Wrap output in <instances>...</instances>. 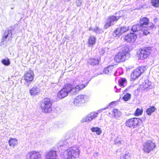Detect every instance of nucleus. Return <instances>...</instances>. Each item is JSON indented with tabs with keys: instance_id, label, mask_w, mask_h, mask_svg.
Instances as JSON below:
<instances>
[{
	"instance_id": "f257e3e1",
	"label": "nucleus",
	"mask_w": 159,
	"mask_h": 159,
	"mask_svg": "<svg viewBox=\"0 0 159 159\" xmlns=\"http://www.w3.org/2000/svg\"><path fill=\"white\" fill-rule=\"evenodd\" d=\"M129 47L126 45L121 48V51L114 57V60L117 63L122 62L128 60L130 57Z\"/></svg>"
},
{
	"instance_id": "f03ea898",
	"label": "nucleus",
	"mask_w": 159,
	"mask_h": 159,
	"mask_svg": "<svg viewBox=\"0 0 159 159\" xmlns=\"http://www.w3.org/2000/svg\"><path fill=\"white\" fill-rule=\"evenodd\" d=\"M80 155V150L76 147H72L66 149L63 152L62 157L64 159H75Z\"/></svg>"
},
{
	"instance_id": "7ed1b4c3",
	"label": "nucleus",
	"mask_w": 159,
	"mask_h": 159,
	"mask_svg": "<svg viewBox=\"0 0 159 159\" xmlns=\"http://www.w3.org/2000/svg\"><path fill=\"white\" fill-rule=\"evenodd\" d=\"M157 147L156 144L152 141L148 140L144 142L143 144V150L144 152L149 153L153 151Z\"/></svg>"
},
{
	"instance_id": "20e7f679",
	"label": "nucleus",
	"mask_w": 159,
	"mask_h": 159,
	"mask_svg": "<svg viewBox=\"0 0 159 159\" xmlns=\"http://www.w3.org/2000/svg\"><path fill=\"white\" fill-rule=\"evenodd\" d=\"M149 22V20L148 18L146 17H143L140 20L139 24L133 26L132 30L134 31H140L145 25H147Z\"/></svg>"
},
{
	"instance_id": "39448f33",
	"label": "nucleus",
	"mask_w": 159,
	"mask_h": 159,
	"mask_svg": "<svg viewBox=\"0 0 159 159\" xmlns=\"http://www.w3.org/2000/svg\"><path fill=\"white\" fill-rule=\"evenodd\" d=\"M142 123V121L140 119L134 117L127 120L125 125L130 128H134L140 125Z\"/></svg>"
},
{
	"instance_id": "423d86ee",
	"label": "nucleus",
	"mask_w": 159,
	"mask_h": 159,
	"mask_svg": "<svg viewBox=\"0 0 159 159\" xmlns=\"http://www.w3.org/2000/svg\"><path fill=\"white\" fill-rule=\"evenodd\" d=\"M151 48L150 47H144L139 49L137 52L139 59L143 60L146 59L150 55Z\"/></svg>"
},
{
	"instance_id": "0eeeda50",
	"label": "nucleus",
	"mask_w": 159,
	"mask_h": 159,
	"mask_svg": "<svg viewBox=\"0 0 159 159\" xmlns=\"http://www.w3.org/2000/svg\"><path fill=\"white\" fill-rule=\"evenodd\" d=\"M77 82L78 81L77 80H75L73 83V86L70 92L72 95H76L80 90L84 88L88 84V82L86 84H79Z\"/></svg>"
},
{
	"instance_id": "6e6552de",
	"label": "nucleus",
	"mask_w": 159,
	"mask_h": 159,
	"mask_svg": "<svg viewBox=\"0 0 159 159\" xmlns=\"http://www.w3.org/2000/svg\"><path fill=\"white\" fill-rule=\"evenodd\" d=\"M120 16H115L114 15L110 16H108L105 22L104 28L107 29L110 26L114 25L120 19Z\"/></svg>"
},
{
	"instance_id": "1a4fd4ad",
	"label": "nucleus",
	"mask_w": 159,
	"mask_h": 159,
	"mask_svg": "<svg viewBox=\"0 0 159 159\" xmlns=\"http://www.w3.org/2000/svg\"><path fill=\"white\" fill-rule=\"evenodd\" d=\"M145 66H141L135 69L131 74V77L132 79L135 80L143 73L146 70Z\"/></svg>"
},
{
	"instance_id": "9d476101",
	"label": "nucleus",
	"mask_w": 159,
	"mask_h": 159,
	"mask_svg": "<svg viewBox=\"0 0 159 159\" xmlns=\"http://www.w3.org/2000/svg\"><path fill=\"white\" fill-rule=\"evenodd\" d=\"M153 87V84L148 79L145 80L143 83L140 84L139 89L144 91H147L152 89Z\"/></svg>"
},
{
	"instance_id": "9b49d317",
	"label": "nucleus",
	"mask_w": 159,
	"mask_h": 159,
	"mask_svg": "<svg viewBox=\"0 0 159 159\" xmlns=\"http://www.w3.org/2000/svg\"><path fill=\"white\" fill-rule=\"evenodd\" d=\"M87 97L85 95H80L76 97L73 103L76 106H81V104L85 103L87 101Z\"/></svg>"
},
{
	"instance_id": "f8f14e48",
	"label": "nucleus",
	"mask_w": 159,
	"mask_h": 159,
	"mask_svg": "<svg viewBox=\"0 0 159 159\" xmlns=\"http://www.w3.org/2000/svg\"><path fill=\"white\" fill-rule=\"evenodd\" d=\"M129 30L128 26H123L117 28L113 33V35L117 37H119L123 33H125Z\"/></svg>"
},
{
	"instance_id": "ddd939ff",
	"label": "nucleus",
	"mask_w": 159,
	"mask_h": 159,
	"mask_svg": "<svg viewBox=\"0 0 159 159\" xmlns=\"http://www.w3.org/2000/svg\"><path fill=\"white\" fill-rule=\"evenodd\" d=\"M40 106L42 112L46 113L49 112L50 109V98H45L43 101L41 102Z\"/></svg>"
},
{
	"instance_id": "4468645a",
	"label": "nucleus",
	"mask_w": 159,
	"mask_h": 159,
	"mask_svg": "<svg viewBox=\"0 0 159 159\" xmlns=\"http://www.w3.org/2000/svg\"><path fill=\"white\" fill-rule=\"evenodd\" d=\"M12 34L11 30H7L4 33V36L2 38L1 42V45H5L6 46L7 44L6 42H8L9 41L11 40L12 38Z\"/></svg>"
},
{
	"instance_id": "2eb2a0df",
	"label": "nucleus",
	"mask_w": 159,
	"mask_h": 159,
	"mask_svg": "<svg viewBox=\"0 0 159 159\" xmlns=\"http://www.w3.org/2000/svg\"><path fill=\"white\" fill-rule=\"evenodd\" d=\"M26 159H42L39 152L32 151L28 152L26 155Z\"/></svg>"
},
{
	"instance_id": "dca6fc26",
	"label": "nucleus",
	"mask_w": 159,
	"mask_h": 159,
	"mask_svg": "<svg viewBox=\"0 0 159 159\" xmlns=\"http://www.w3.org/2000/svg\"><path fill=\"white\" fill-rule=\"evenodd\" d=\"M137 31H134L131 29V32L124 37V39L128 42L134 43L137 38V36L135 33Z\"/></svg>"
},
{
	"instance_id": "f3484780",
	"label": "nucleus",
	"mask_w": 159,
	"mask_h": 159,
	"mask_svg": "<svg viewBox=\"0 0 159 159\" xmlns=\"http://www.w3.org/2000/svg\"><path fill=\"white\" fill-rule=\"evenodd\" d=\"M97 112H92L88 115L83 119L84 122H91L93 119L96 118L98 116Z\"/></svg>"
},
{
	"instance_id": "a211bd4d",
	"label": "nucleus",
	"mask_w": 159,
	"mask_h": 159,
	"mask_svg": "<svg viewBox=\"0 0 159 159\" xmlns=\"http://www.w3.org/2000/svg\"><path fill=\"white\" fill-rule=\"evenodd\" d=\"M34 74L33 71L31 70L27 71L25 74L24 78V79L27 82L32 81L34 78Z\"/></svg>"
},
{
	"instance_id": "6ab92c4d",
	"label": "nucleus",
	"mask_w": 159,
	"mask_h": 159,
	"mask_svg": "<svg viewBox=\"0 0 159 159\" xmlns=\"http://www.w3.org/2000/svg\"><path fill=\"white\" fill-rule=\"evenodd\" d=\"M101 60L100 57L96 58H91L89 59L88 62L91 65L94 66L99 64Z\"/></svg>"
},
{
	"instance_id": "aec40b11",
	"label": "nucleus",
	"mask_w": 159,
	"mask_h": 159,
	"mask_svg": "<svg viewBox=\"0 0 159 159\" xmlns=\"http://www.w3.org/2000/svg\"><path fill=\"white\" fill-rule=\"evenodd\" d=\"M41 92L40 87L34 86L30 90V93L32 96H34L38 94Z\"/></svg>"
},
{
	"instance_id": "412c9836",
	"label": "nucleus",
	"mask_w": 159,
	"mask_h": 159,
	"mask_svg": "<svg viewBox=\"0 0 159 159\" xmlns=\"http://www.w3.org/2000/svg\"><path fill=\"white\" fill-rule=\"evenodd\" d=\"M96 38L93 36H91L89 37L88 40V46L89 47H93L96 43Z\"/></svg>"
},
{
	"instance_id": "4be33fe9",
	"label": "nucleus",
	"mask_w": 159,
	"mask_h": 159,
	"mask_svg": "<svg viewBox=\"0 0 159 159\" xmlns=\"http://www.w3.org/2000/svg\"><path fill=\"white\" fill-rule=\"evenodd\" d=\"M68 142V139H67L64 141H61L58 144L57 148L58 149H64V147L67 146Z\"/></svg>"
},
{
	"instance_id": "5701e85b",
	"label": "nucleus",
	"mask_w": 159,
	"mask_h": 159,
	"mask_svg": "<svg viewBox=\"0 0 159 159\" xmlns=\"http://www.w3.org/2000/svg\"><path fill=\"white\" fill-rule=\"evenodd\" d=\"M114 68L113 65L109 66L104 68L103 70V73L108 75H111Z\"/></svg>"
},
{
	"instance_id": "b1692460",
	"label": "nucleus",
	"mask_w": 159,
	"mask_h": 159,
	"mask_svg": "<svg viewBox=\"0 0 159 159\" xmlns=\"http://www.w3.org/2000/svg\"><path fill=\"white\" fill-rule=\"evenodd\" d=\"M63 88L58 92V95L60 99L64 98L68 95V93Z\"/></svg>"
},
{
	"instance_id": "393cba45",
	"label": "nucleus",
	"mask_w": 159,
	"mask_h": 159,
	"mask_svg": "<svg viewBox=\"0 0 159 159\" xmlns=\"http://www.w3.org/2000/svg\"><path fill=\"white\" fill-rule=\"evenodd\" d=\"M90 130L93 132H96L98 135H100L102 133V130L101 128L98 127H92L90 129Z\"/></svg>"
},
{
	"instance_id": "a878e982",
	"label": "nucleus",
	"mask_w": 159,
	"mask_h": 159,
	"mask_svg": "<svg viewBox=\"0 0 159 159\" xmlns=\"http://www.w3.org/2000/svg\"><path fill=\"white\" fill-rule=\"evenodd\" d=\"M127 81L125 78H121L119 81L118 83L120 86L124 87L127 84Z\"/></svg>"
},
{
	"instance_id": "bb28decb",
	"label": "nucleus",
	"mask_w": 159,
	"mask_h": 159,
	"mask_svg": "<svg viewBox=\"0 0 159 159\" xmlns=\"http://www.w3.org/2000/svg\"><path fill=\"white\" fill-rule=\"evenodd\" d=\"M157 109L154 106H151L149 108H148L146 110L147 114L148 116H150Z\"/></svg>"
},
{
	"instance_id": "cd10ccee",
	"label": "nucleus",
	"mask_w": 159,
	"mask_h": 159,
	"mask_svg": "<svg viewBox=\"0 0 159 159\" xmlns=\"http://www.w3.org/2000/svg\"><path fill=\"white\" fill-rule=\"evenodd\" d=\"M58 155L57 150H50V159H57Z\"/></svg>"
},
{
	"instance_id": "c85d7f7f",
	"label": "nucleus",
	"mask_w": 159,
	"mask_h": 159,
	"mask_svg": "<svg viewBox=\"0 0 159 159\" xmlns=\"http://www.w3.org/2000/svg\"><path fill=\"white\" fill-rule=\"evenodd\" d=\"M17 139H16L11 138L8 141L9 145L11 147H14L17 144Z\"/></svg>"
},
{
	"instance_id": "c756f323",
	"label": "nucleus",
	"mask_w": 159,
	"mask_h": 159,
	"mask_svg": "<svg viewBox=\"0 0 159 159\" xmlns=\"http://www.w3.org/2000/svg\"><path fill=\"white\" fill-rule=\"evenodd\" d=\"M50 99H52L53 102H57L60 99L58 96V93L57 94L54 93L51 94Z\"/></svg>"
},
{
	"instance_id": "7c9ffc66",
	"label": "nucleus",
	"mask_w": 159,
	"mask_h": 159,
	"mask_svg": "<svg viewBox=\"0 0 159 159\" xmlns=\"http://www.w3.org/2000/svg\"><path fill=\"white\" fill-rule=\"evenodd\" d=\"M112 112L114 116L116 118H118L120 117L121 115V112L117 109H114L112 111Z\"/></svg>"
},
{
	"instance_id": "2f4dec72",
	"label": "nucleus",
	"mask_w": 159,
	"mask_h": 159,
	"mask_svg": "<svg viewBox=\"0 0 159 159\" xmlns=\"http://www.w3.org/2000/svg\"><path fill=\"white\" fill-rule=\"evenodd\" d=\"M73 86L70 84H67L65 85L63 89H65L66 90L65 91L69 93L71 91Z\"/></svg>"
},
{
	"instance_id": "473e14b6",
	"label": "nucleus",
	"mask_w": 159,
	"mask_h": 159,
	"mask_svg": "<svg viewBox=\"0 0 159 159\" xmlns=\"http://www.w3.org/2000/svg\"><path fill=\"white\" fill-rule=\"evenodd\" d=\"M156 28V26L152 22H149L147 25V28L148 30H153L154 29H155Z\"/></svg>"
},
{
	"instance_id": "72a5a7b5",
	"label": "nucleus",
	"mask_w": 159,
	"mask_h": 159,
	"mask_svg": "<svg viewBox=\"0 0 159 159\" xmlns=\"http://www.w3.org/2000/svg\"><path fill=\"white\" fill-rule=\"evenodd\" d=\"M151 3L154 7L157 8L159 7V0H151Z\"/></svg>"
},
{
	"instance_id": "f704fd0d",
	"label": "nucleus",
	"mask_w": 159,
	"mask_h": 159,
	"mask_svg": "<svg viewBox=\"0 0 159 159\" xmlns=\"http://www.w3.org/2000/svg\"><path fill=\"white\" fill-rule=\"evenodd\" d=\"M131 96L130 93H127L123 96L122 98L125 101H127L130 99Z\"/></svg>"
},
{
	"instance_id": "c9c22d12",
	"label": "nucleus",
	"mask_w": 159,
	"mask_h": 159,
	"mask_svg": "<svg viewBox=\"0 0 159 159\" xmlns=\"http://www.w3.org/2000/svg\"><path fill=\"white\" fill-rule=\"evenodd\" d=\"M94 32L96 34H101L103 32V30L102 29L96 26L94 28Z\"/></svg>"
},
{
	"instance_id": "e433bc0d",
	"label": "nucleus",
	"mask_w": 159,
	"mask_h": 159,
	"mask_svg": "<svg viewBox=\"0 0 159 159\" xmlns=\"http://www.w3.org/2000/svg\"><path fill=\"white\" fill-rule=\"evenodd\" d=\"M65 125V123L63 122H57L54 125V127L57 128H62Z\"/></svg>"
},
{
	"instance_id": "4c0bfd02",
	"label": "nucleus",
	"mask_w": 159,
	"mask_h": 159,
	"mask_svg": "<svg viewBox=\"0 0 159 159\" xmlns=\"http://www.w3.org/2000/svg\"><path fill=\"white\" fill-rule=\"evenodd\" d=\"M143 113V110L142 109L140 110V109L137 108L134 112V115L135 116H139L140 115H141Z\"/></svg>"
},
{
	"instance_id": "58836bf2",
	"label": "nucleus",
	"mask_w": 159,
	"mask_h": 159,
	"mask_svg": "<svg viewBox=\"0 0 159 159\" xmlns=\"http://www.w3.org/2000/svg\"><path fill=\"white\" fill-rule=\"evenodd\" d=\"M2 62L3 64L7 66H8L10 64V61L7 58L3 59L2 61Z\"/></svg>"
},
{
	"instance_id": "ea45409f",
	"label": "nucleus",
	"mask_w": 159,
	"mask_h": 159,
	"mask_svg": "<svg viewBox=\"0 0 159 159\" xmlns=\"http://www.w3.org/2000/svg\"><path fill=\"white\" fill-rule=\"evenodd\" d=\"M130 154L129 152L126 153L124 155H123V159H130Z\"/></svg>"
},
{
	"instance_id": "a19ab883",
	"label": "nucleus",
	"mask_w": 159,
	"mask_h": 159,
	"mask_svg": "<svg viewBox=\"0 0 159 159\" xmlns=\"http://www.w3.org/2000/svg\"><path fill=\"white\" fill-rule=\"evenodd\" d=\"M114 142L116 144H117L118 146H120L122 144V142H123V141L121 140H118L117 139H116L115 140Z\"/></svg>"
},
{
	"instance_id": "79ce46f5",
	"label": "nucleus",
	"mask_w": 159,
	"mask_h": 159,
	"mask_svg": "<svg viewBox=\"0 0 159 159\" xmlns=\"http://www.w3.org/2000/svg\"><path fill=\"white\" fill-rule=\"evenodd\" d=\"M45 159H50V152H48L46 153Z\"/></svg>"
},
{
	"instance_id": "37998d69",
	"label": "nucleus",
	"mask_w": 159,
	"mask_h": 159,
	"mask_svg": "<svg viewBox=\"0 0 159 159\" xmlns=\"http://www.w3.org/2000/svg\"><path fill=\"white\" fill-rule=\"evenodd\" d=\"M77 5L78 7H80L82 4V1L81 0H78L77 1Z\"/></svg>"
},
{
	"instance_id": "c03bdc74",
	"label": "nucleus",
	"mask_w": 159,
	"mask_h": 159,
	"mask_svg": "<svg viewBox=\"0 0 159 159\" xmlns=\"http://www.w3.org/2000/svg\"><path fill=\"white\" fill-rule=\"evenodd\" d=\"M150 32L147 30H144L143 31V34L144 35H147Z\"/></svg>"
},
{
	"instance_id": "a18cd8bd",
	"label": "nucleus",
	"mask_w": 159,
	"mask_h": 159,
	"mask_svg": "<svg viewBox=\"0 0 159 159\" xmlns=\"http://www.w3.org/2000/svg\"><path fill=\"white\" fill-rule=\"evenodd\" d=\"M114 89H116V90L115 91L116 92H120V90H121V88L118 89L117 88V86H115L114 87Z\"/></svg>"
},
{
	"instance_id": "49530a36",
	"label": "nucleus",
	"mask_w": 159,
	"mask_h": 159,
	"mask_svg": "<svg viewBox=\"0 0 159 159\" xmlns=\"http://www.w3.org/2000/svg\"><path fill=\"white\" fill-rule=\"evenodd\" d=\"M116 101H113L112 102H111L110 103V105H112V106H114V105H115V104L116 103Z\"/></svg>"
},
{
	"instance_id": "de8ad7c7",
	"label": "nucleus",
	"mask_w": 159,
	"mask_h": 159,
	"mask_svg": "<svg viewBox=\"0 0 159 159\" xmlns=\"http://www.w3.org/2000/svg\"><path fill=\"white\" fill-rule=\"evenodd\" d=\"M57 85V84L56 83H54V84H52L51 85V86L52 87H55Z\"/></svg>"
},
{
	"instance_id": "09e8293b",
	"label": "nucleus",
	"mask_w": 159,
	"mask_h": 159,
	"mask_svg": "<svg viewBox=\"0 0 159 159\" xmlns=\"http://www.w3.org/2000/svg\"><path fill=\"white\" fill-rule=\"evenodd\" d=\"M94 28H93L91 26L89 28V30H92L93 32H94Z\"/></svg>"
},
{
	"instance_id": "8fccbe9b",
	"label": "nucleus",
	"mask_w": 159,
	"mask_h": 159,
	"mask_svg": "<svg viewBox=\"0 0 159 159\" xmlns=\"http://www.w3.org/2000/svg\"><path fill=\"white\" fill-rule=\"evenodd\" d=\"M158 19L157 18H154V22L155 23H156Z\"/></svg>"
},
{
	"instance_id": "3c124183",
	"label": "nucleus",
	"mask_w": 159,
	"mask_h": 159,
	"mask_svg": "<svg viewBox=\"0 0 159 159\" xmlns=\"http://www.w3.org/2000/svg\"><path fill=\"white\" fill-rule=\"evenodd\" d=\"M117 73V71H116L114 73V75L116 76H117V75H118V74H116Z\"/></svg>"
},
{
	"instance_id": "603ef678",
	"label": "nucleus",
	"mask_w": 159,
	"mask_h": 159,
	"mask_svg": "<svg viewBox=\"0 0 159 159\" xmlns=\"http://www.w3.org/2000/svg\"><path fill=\"white\" fill-rule=\"evenodd\" d=\"M52 106V103H51L50 102V112H51V111H52V109H51V106Z\"/></svg>"
},
{
	"instance_id": "864d4df0",
	"label": "nucleus",
	"mask_w": 159,
	"mask_h": 159,
	"mask_svg": "<svg viewBox=\"0 0 159 159\" xmlns=\"http://www.w3.org/2000/svg\"><path fill=\"white\" fill-rule=\"evenodd\" d=\"M127 89H125V92L126 91H127Z\"/></svg>"
},
{
	"instance_id": "5fc2aeb1",
	"label": "nucleus",
	"mask_w": 159,
	"mask_h": 159,
	"mask_svg": "<svg viewBox=\"0 0 159 159\" xmlns=\"http://www.w3.org/2000/svg\"><path fill=\"white\" fill-rule=\"evenodd\" d=\"M158 34L159 35V30L158 31Z\"/></svg>"
},
{
	"instance_id": "6e6d98bb",
	"label": "nucleus",
	"mask_w": 159,
	"mask_h": 159,
	"mask_svg": "<svg viewBox=\"0 0 159 159\" xmlns=\"http://www.w3.org/2000/svg\"><path fill=\"white\" fill-rule=\"evenodd\" d=\"M106 108H105V109H103V110H105V109H106ZM103 110V109H102V110Z\"/></svg>"
},
{
	"instance_id": "4d7b16f0",
	"label": "nucleus",
	"mask_w": 159,
	"mask_h": 159,
	"mask_svg": "<svg viewBox=\"0 0 159 159\" xmlns=\"http://www.w3.org/2000/svg\"><path fill=\"white\" fill-rule=\"evenodd\" d=\"M103 51H104V52H103V53H104V50H103Z\"/></svg>"
}]
</instances>
